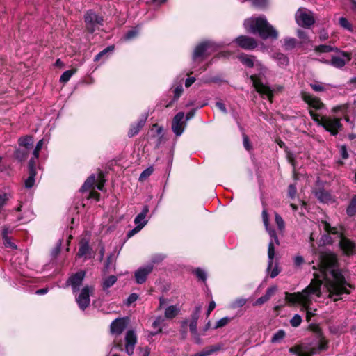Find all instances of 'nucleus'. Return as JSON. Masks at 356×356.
<instances>
[{"label":"nucleus","mask_w":356,"mask_h":356,"mask_svg":"<svg viewBox=\"0 0 356 356\" xmlns=\"http://www.w3.org/2000/svg\"><path fill=\"white\" fill-rule=\"evenodd\" d=\"M320 269L314 273V279L302 292L285 293V299L291 304H299L307 311V320L310 321L314 314L309 309L310 304L316 298L322 295L321 285L324 282L328 297L334 301L341 300L343 294H349L353 289L345 280L337 266L335 254L330 252H321L319 256Z\"/></svg>","instance_id":"1"},{"label":"nucleus","mask_w":356,"mask_h":356,"mask_svg":"<svg viewBox=\"0 0 356 356\" xmlns=\"http://www.w3.org/2000/svg\"><path fill=\"white\" fill-rule=\"evenodd\" d=\"M237 57L240 62L245 67L250 68L255 67L259 71V74L251 75L250 79L256 91L262 97H266L270 102H272L274 90L268 86L264 84L260 80V76L265 75L266 73V67L257 60L254 56L242 53L238 54Z\"/></svg>","instance_id":"2"},{"label":"nucleus","mask_w":356,"mask_h":356,"mask_svg":"<svg viewBox=\"0 0 356 356\" xmlns=\"http://www.w3.org/2000/svg\"><path fill=\"white\" fill-rule=\"evenodd\" d=\"M243 26L248 32L253 34L258 33L262 39H277V31L268 23L265 16L252 17L246 19Z\"/></svg>","instance_id":"3"},{"label":"nucleus","mask_w":356,"mask_h":356,"mask_svg":"<svg viewBox=\"0 0 356 356\" xmlns=\"http://www.w3.org/2000/svg\"><path fill=\"white\" fill-rule=\"evenodd\" d=\"M266 229L268 232L271 240L268 244V264L267 271L271 278L275 277L280 272L277 262L273 263L275 257V245H278L279 241L277 233H282L284 229V224H265Z\"/></svg>","instance_id":"4"},{"label":"nucleus","mask_w":356,"mask_h":356,"mask_svg":"<svg viewBox=\"0 0 356 356\" xmlns=\"http://www.w3.org/2000/svg\"><path fill=\"white\" fill-rule=\"evenodd\" d=\"M321 225L324 232L330 235V241L336 238L340 239V247L346 254L356 253L355 243L342 236L341 227H332V224H321Z\"/></svg>","instance_id":"5"},{"label":"nucleus","mask_w":356,"mask_h":356,"mask_svg":"<svg viewBox=\"0 0 356 356\" xmlns=\"http://www.w3.org/2000/svg\"><path fill=\"white\" fill-rule=\"evenodd\" d=\"M221 47L212 40H205L199 43L195 48L192 59L194 63H200Z\"/></svg>","instance_id":"6"},{"label":"nucleus","mask_w":356,"mask_h":356,"mask_svg":"<svg viewBox=\"0 0 356 356\" xmlns=\"http://www.w3.org/2000/svg\"><path fill=\"white\" fill-rule=\"evenodd\" d=\"M310 116L312 120L318 125L322 126L325 130L330 132L332 135H337L339 130L341 128L340 118H332L327 116H320L313 111H309Z\"/></svg>","instance_id":"7"},{"label":"nucleus","mask_w":356,"mask_h":356,"mask_svg":"<svg viewBox=\"0 0 356 356\" xmlns=\"http://www.w3.org/2000/svg\"><path fill=\"white\" fill-rule=\"evenodd\" d=\"M327 348V341L323 337L319 339L317 346L306 347L304 346H296L290 348V353L297 356H312L314 354L325 350Z\"/></svg>","instance_id":"8"},{"label":"nucleus","mask_w":356,"mask_h":356,"mask_svg":"<svg viewBox=\"0 0 356 356\" xmlns=\"http://www.w3.org/2000/svg\"><path fill=\"white\" fill-rule=\"evenodd\" d=\"M86 30L92 33L103 25V17L92 10H89L84 15Z\"/></svg>","instance_id":"9"},{"label":"nucleus","mask_w":356,"mask_h":356,"mask_svg":"<svg viewBox=\"0 0 356 356\" xmlns=\"http://www.w3.org/2000/svg\"><path fill=\"white\" fill-rule=\"evenodd\" d=\"M94 291L92 286L86 285L80 291L79 294L76 297V302L80 309L84 311L90 303V295Z\"/></svg>","instance_id":"10"},{"label":"nucleus","mask_w":356,"mask_h":356,"mask_svg":"<svg viewBox=\"0 0 356 356\" xmlns=\"http://www.w3.org/2000/svg\"><path fill=\"white\" fill-rule=\"evenodd\" d=\"M85 276L86 272L83 270H80L76 273L71 275L68 277L63 287L65 288L71 286L72 293L74 294L76 293L80 289V286L82 284Z\"/></svg>","instance_id":"11"},{"label":"nucleus","mask_w":356,"mask_h":356,"mask_svg":"<svg viewBox=\"0 0 356 356\" xmlns=\"http://www.w3.org/2000/svg\"><path fill=\"white\" fill-rule=\"evenodd\" d=\"M296 21L299 26L309 27L314 23L312 13L308 10L299 8L296 13Z\"/></svg>","instance_id":"12"},{"label":"nucleus","mask_w":356,"mask_h":356,"mask_svg":"<svg viewBox=\"0 0 356 356\" xmlns=\"http://www.w3.org/2000/svg\"><path fill=\"white\" fill-rule=\"evenodd\" d=\"M152 264H146L143 266L138 268L134 272V278L136 282L138 284H142L145 283L147 279L148 275L152 272Z\"/></svg>","instance_id":"13"},{"label":"nucleus","mask_w":356,"mask_h":356,"mask_svg":"<svg viewBox=\"0 0 356 356\" xmlns=\"http://www.w3.org/2000/svg\"><path fill=\"white\" fill-rule=\"evenodd\" d=\"M234 41L238 47L245 50H252L257 47L256 40L247 35H240Z\"/></svg>","instance_id":"14"},{"label":"nucleus","mask_w":356,"mask_h":356,"mask_svg":"<svg viewBox=\"0 0 356 356\" xmlns=\"http://www.w3.org/2000/svg\"><path fill=\"white\" fill-rule=\"evenodd\" d=\"M351 59L350 54L341 51L340 54L338 56H333L330 60V61H325L326 63H330L334 67L341 68L343 67L346 63L349 62Z\"/></svg>","instance_id":"15"},{"label":"nucleus","mask_w":356,"mask_h":356,"mask_svg":"<svg viewBox=\"0 0 356 356\" xmlns=\"http://www.w3.org/2000/svg\"><path fill=\"white\" fill-rule=\"evenodd\" d=\"M200 312V307H197L195 308V312L191 316V320L189 323L190 331L194 338V340L196 343L200 344L202 343V339L200 336L197 334V323L199 318V314Z\"/></svg>","instance_id":"16"},{"label":"nucleus","mask_w":356,"mask_h":356,"mask_svg":"<svg viewBox=\"0 0 356 356\" xmlns=\"http://www.w3.org/2000/svg\"><path fill=\"white\" fill-rule=\"evenodd\" d=\"M301 97L310 107L319 110L323 107V104L319 98L316 97L307 92H301Z\"/></svg>","instance_id":"17"},{"label":"nucleus","mask_w":356,"mask_h":356,"mask_svg":"<svg viewBox=\"0 0 356 356\" xmlns=\"http://www.w3.org/2000/svg\"><path fill=\"white\" fill-rule=\"evenodd\" d=\"M136 342V334L134 331L129 330L125 336V351L129 355L133 354Z\"/></svg>","instance_id":"18"},{"label":"nucleus","mask_w":356,"mask_h":356,"mask_svg":"<svg viewBox=\"0 0 356 356\" xmlns=\"http://www.w3.org/2000/svg\"><path fill=\"white\" fill-rule=\"evenodd\" d=\"M128 323L127 318H116L111 324V332L112 334H120L126 328Z\"/></svg>","instance_id":"19"},{"label":"nucleus","mask_w":356,"mask_h":356,"mask_svg":"<svg viewBox=\"0 0 356 356\" xmlns=\"http://www.w3.org/2000/svg\"><path fill=\"white\" fill-rule=\"evenodd\" d=\"M29 176L24 181V186L26 188H31L35 184V177L36 175L35 163L34 159H31L29 162Z\"/></svg>","instance_id":"20"},{"label":"nucleus","mask_w":356,"mask_h":356,"mask_svg":"<svg viewBox=\"0 0 356 356\" xmlns=\"http://www.w3.org/2000/svg\"><path fill=\"white\" fill-rule=\"evenodd\" d=\"M315 195L318 200L325 204H331L334 202V200L330 193L323 189H319L315 192Z\"/></svg>","instance_id":"21"},{"label":"nucleus","mask_w":356,"mask_h":356,"mask_svg":"<svg viewBox=\"0 0 356 356\" xmlns=\"http://www.w3.org/2000/svg\"><path fill=\"white\" fill-rule=\"evenodd\" d=\"M195 110L192 109L189 112L187 113L186 115V119L184 120V112H179V136L184 132L186 127V121L191 119L194 115H195Z\"/></svg>","instance_id":"22"},{"label":"nucleus","mask_w":356,"mask_h":356,"mask_svg":"<svg viewBox=\"0 0 356 356\" xmlns=\"http://www.w3.org/2000/svg\"><path fill=\"white\" fill-rule=\"evenodd\" d=\"M12 230L8 227H4L2 231V237L3 241V244L6 248H9L12 250H16L17 245L11 241V238L9 236V234H11Z\"/></svg>","instance_id":"23"},{"label":"nucleus","mask_w":356,"mask_h":356,"mask_svg":"<svg viewBox=\"0 0 356 356\" xmlns=\"http://www.w3.org/2000/svg\"><path fill=\"white\" fill-rule=\"evenodd\" d=\"M191 273L195 275L198 282L206 283L208 274L205 269L200 267L193 268H191Z\"/></svg>","instance_id":"24"},{"label":"nucleus","mask_w":356,"mask_h":356,"mask_svg":"<svg viewBox=\"0 0 356 356\" xmlns=\"http://www.w3.org/2000/svg\"><path fill=\"white\" fill-rule=\"evenodd\" d=\"M91 248L87 242H81L77 254L79 257H84L85 259L91 257Z\"/></svg>","instance_id":"25"},{"label":"nucleus","mask_w":356,"mask_h":356,"mask_svg":"<svg viewBox=\"0 0 356 356\" xmlns=\"http://www.w3.org/2000/svg\"><path fill=\"white\" fill-rule=\"evenodd\" d=\"M222 347V346L221 344H216L214 346L207 347L200 353L194 354L192 356H209V355L213 354V353L221 350Z\"/></svg>","instance_id":"26"},{"label":"nucleus","mask_w":356,"mask_h":356,"mask_svg":"<svg viewBox=\"0 0 356 356\" xmlns=\"http://www.w3.org/2000/svg\"><path fill=\"white\" fill-rule=\"evenodd\" d=\"M145 122V120L141 119L136 123L132 124L129 129V131L127 134L129 138H131V137L136 136V134H138V133L140 131L141 128L144 126Z\"/></svg>","instance_id":"27"},{"label":"nucleus","mask_w":356,"mask_h":356,"mask_svg":"<svg viewBox=\"0 0 356 356\" xmlns=\"http://www.w3.org/2000/svg\"><path fill=\"white\" fill-rule=\"evenodd\" d=\"M150 133L152 136L154 138H157V146L161 143L163 138V128L159 127L157 124H154L152 125V127L150 129Z\"/></svg>","instance_id":"28"},{"label":"nucleus","mask_w":356,"mask_h":356,"mask_svg":"<svg viewBox=\"0 0 356 356\" xmlns=\"http://www.w3.org/2000/svg\"><path fill=\"white\" fill-rule=\"evenodd\" d=\"M18 144L20 147L31 150L33 145V137L30 136H26L24 137L19 138L18 140Z\"/></svg>","instance_id":"29"},{"label":"nucleus","mask_w":356,"mask_h":356,"mask_svg":"<svg viewBox=\"0 0 356 356\" xmlns=\"http://www.w3.org/2000/svg\"><path fill=\"white\" fill-rule=\"evenodd\" d=\"M31 149L26 148L19 147L15 152V158L19 162H22L26 160Z\"/></svg>","instance_id":"30"},{"label":"nucleus","mask_w":356,"mask_h":356,"mask_svg":"<svg viewBox=\"0 0 356 356\" xmlns=\"http://www.w3.org/2000/svg\"><path fill=\"white\" fill-rule=\"evenodd\" d=\"M165 317L164 316H158L152 323V327L156 330L155 332H152V335H155L162 331V328L164 326L165 323Z\"/></svg>","instance_id":"31"},{"label":"nucleus","mask_w":356,"mask_h":356,"mask_svg":"<svg viewBox=\"0 0 356 356\" xmlns=\"http://www.w3.org/2000/svg\"><path fill=\"white\" fill-rule=\"evenodd\" d=\"M117 280L118 279L115 275H110L104 278L102 284L103 290L106 291L113 286L117 282Z\"/></svg>","instance_id":"32"},{"label":"nucleus","mask_w":356,"mask_h":356,"mask_svg":"<svg viewBox=\"0 0 356 356\" xmlns=\"http://www.w3.org/2000/svg\"><path fill=\"white\" fill-rule=\"evenodd\" d=\"M149 213V208L145 206L142 211L138 213L134 219V222H147V216Z\"/></svg>","instance_id":"33"},{"label":"nucleus","mask_w":356,"mask_h":356,"mask_svg":"<svg viewBox=\"0 0 356 356\" xmlns=\"http://www.w3.org/2000/svg\"><path fill=\"white\" fill-rule=\"evenodd\" d=\"M96 181V178L95 175H91L90 177L84 182L83 185L81 187V191H85L90 188H93L95 184Z\"/></svg>","instance_id":"34"},{"label":"nucleus","mask_w":356,"mask_h":356,"mask_svg":"<svg viewBox=\"0 0 356 356\" xmlns=\"http://www.w3.org/2000/svg\"><path fill=\"white\" fill-rule=\"evenodd\" d=\"M346 213L349 216L356 215V195H354L350 200L346 209Z\"/></svg>","instance_id":"35"},{"label":"nucleus","mask_w":356,"mask_h":356,"mask_svg":"<svg viewBox=\"0 0 356 356\" xmlns=\"http://www.w3.org/2000/svg\"><path fill=\"white\" fill-rule=\"evenodd\" d=\"M285 336V332L283 330H279L273 335L270 341L273 343H279L284 339Z\"/></svg>","instance_id":"36"},{"label":"nucleus","mask_w":356,"mask_h":356,"mask_svg":"<svg viewBox=\"0 0 356 356\" xmlns=\"http://www.w3.org/2000/svg\"><path fill=\"white\" fill-rule=\"evenodd\" d=\"M247 300L243 298H238L232 301L229 304V307L232 309L240 308L245 305Z\"/></svg>","instance_id":"37"},{"label":"nucleus","mask_w":356,"mask_h":356,"mask_svg":"<svg viewBox=\"0 0 356 356\" xmlns=\"http://www.w3.org/2000/svg\"><path fill=\"white\" fill-rule=\"evenodd\" d=\"M334 50H337V49L333 47L331 45H327V44H322V45L316 46L315 47V51L317 53H327V52L333 51Z\"/></svg>","instance_id":"38"},{"label":"nucleus","mask_w":356,"mask_h":356,"mask_svg":"<svg viewBox=\"0 0 356 356\" xmlns=\"http://www.w3.org/2000/svg\"><path fill=\"white\" fill-rule=\"evenodd\" d=\"M114 50V46L110 45L101 51L98 54H97L94 58L95 61L99 60L102 57L107 55L108 53H112Z\"/></svg>","instance_id":"39"},{"label":"nucleus","mask_w":356,"mask_h":356,"mask_svg":"<svg viewBox=\"0 0 356 356\" xmlns=\"http://www.w3.org/2000/svg\"><path fill=\"white\" fill-rule=\"evenodd\" d=\"M231 320L232 318L229 317H223L218 320V321H216V323H215L212 328L214 330H217L223 327L226 326L231 321Z\"/></svg>","instance_id":"40"},{"label":"nucleus","mask_w":356,"mask_h":356,"mask_svg":"<svg viewBox=\"0 0 356 356\" xmlns=\"http://www.w3.org/2000/svg\"><path fill=\"white\" fill-rule=\"evenodd\" d=\"M296 40L293 38H286L283 41V46L285 49L289 50L295 47Z\"/></svg>","instance_id":"41"},{"label":"nucleus","mask_w":356,"mask_h":356,"mask_svg":"<svg viewBox=\"0 0 356 356\" xmlns=\"http://www.w3.org/2000/svg\"><path fill=\"white\" fill-rule=\"evenodd\" d=\"M339 24L343 29L348 30L350 32L353 31L352 24L348 21V19L346 17H340L339 19Z\"/></svg>","instance_id":"42"},{"label":"nucleus","mask_w":356,"mask_h":356,"mask_svg":"<svg viewBox=\"0 0 356 356\" xmlns=\"http://www.w3.org/2000/svg\"><path fill=\"white\" fill-rule=\"evenodd\" d=\"M76 70L75 69H73L64 72L60 76V81L63 83H67L70 79L72 76L76 72Z\"/></svg>","instance_id":"43"},{"label":"nucleus","mask_w":356,"mask_h":356,"mask_svg":"<svg viewBox=\"0 0 356 356\" xmlns=\"http://www.w3.org/2000/svg\"><path fill=\"white\" fill-rule=\"evenodd\" d=\"M177 314V308L176 306H170L165 311V318H172Z\"/></svg>","instance_id":"44"},{"label":"nucleus","mask_w":356,"mask_h":356,"mask_svg":"<svg viewBox=\"0 0 356 356\" xmlns=\"http://www.w3.org/2000/svg\"><path fill=\"white\" fill-rule=\"evenodd\" d=\"M153 172L154 168L152 166L148 167L141 172L138 180L140 181H144L153 173Z\"/></svg>","instance_id":"45"},{"label":"nucleus","mask_w":356,"mask_h":356,"mask_svg":"<svg viewBox=\"0 0 356 356\" xmlns=\"http://www.w3.org/2000/svg\"><path fill=\"white\" fill-rule=\"evenodd\" d=\"M44 139L40 140L37 143L36 146L35 147V149L33 150V157L32 159H34V161H35V164H36V160L38 159V158L39 156V152L41 150V149L44 145Z\"/></svg>","instance_id":"46"},{"label":"nucleus","mask_w":356,"mask_h":356,"mask_svg":"<svg viewBox=\"0 0 356 356\" xmlns=\"http://www.w3.org/2000/svg\"><path fill=\"white\" fill-rule=\"evenodd\" d=\"M275 58L280 66H286L288 64L287 57L282 53L276 54Z\"/></svg>","instance_id":"47"},{"label":"nucleus","mask_w":356,"mask_h":356,"mask_svg":"<svg viewBox=\"0 0 356 356\" xmlns=\"http://www.w3.org/2000/svg\"><path fill=\"white\" fill-rule=\"evenodd\" d=\"M138 35V29L134 28L128 31L124 36V39L126 40H131L137 37Z\"/></svg>","instance_id":"48"},{"label":"nucleus","mask_w":356,"mask_h":356,"mask_svg":"<svg viewBox=\"0 0 356 356\" xmlns=\"http://www.w3.org/2000/svg\"><path fill=\"white\" fill-rule=\"evenodd\" d=\"M146 224H138L137 226L129 231L127 234V238H130L134 236L136 234L138 233Z\"/></svg>","instance_id":"49"},{"label":"nucleus","mask_w":356,"mask_h":356,"mask_svg":"<svg viewBox=\"0 0 356 356\" xmlns=\"http://www.w3.org/2000/svg\"><path fill=\"white\" fill-rule=\"evenodd\" d=\"M164 255L161 254H156L152 257L150 261L147 264H152L153 267L156 264H159L164 259Z\"/></svg>","instance_id":"50"},{"label":"nucleus","mask_w":356,"mask_h":356,"mask_svg":"<svg viewBox=\"0 0 356 356\" xmlns=\"http://www.w3.org/2000/svg\"><path fill=\"white\" fill-rule=\"evenodd\" d=\"M113 262H114L113 255L111 254V255H109L108 257V258H107V259L106 261V263L104 264V273H108L109 272V270L112 267Z\"/></svg>","instance_id":"51"},{"label":"nucleus","mask_w":356,"mask_h":356,"mask_svg":"<svg viewBox=\"0 0 356 356\" xmlns=\"http://www.w3.org/2000/svg\"><path fill=\"white\" fill-rule=\"evenodd\" d=\"M310 86L316 92H322L325 90L324 85L319 82L311 83Z\"/></svg>","instance_id":"52"},{"label":"nucleus","mask_w":356,"mask_h":356,"mask_svg":"<svg viewBox=\"0 0 356 356\" xmlns=\"http://www.w3.org/2000/svg\"><path fill=\"white\" fill-rule=\"evenodd\" d=\"M302 322V318L300 315L296 314L290 321L291 325L293 327H298Z\"/></svg>","instance_id":"53"},{"label":"nucleus","mask_w":356,"mask_h":356,"mask_svg":"<svg viewBox=\"0 0 356 356\" xmlns=\"http://www.w3.org/2000/svg\"><path fill=\"white\" fill-rule=\"evenodd\" d=\"M172 129L175 134L178 136V113H177L172 120Z\"/></svg>","instance_id":"54"},{"label":"nucleus","mask_w":356,"mask_h":356,"mask_svg":"<svg viewBox=\"0 0 356 356\" xmlns=\"http://www.w3.org/2000/svg\"><path fill=\"white\" fill-rule=\"evenodd\" d=\"M297 35L298 38L302 40V43H307L309 42V40L304 31L298 30Z\"/></svg>","instance_id":"55"},{"label":"nucleus","mask_w":356,"mask_h":356,"mask_svg":"<svg viewBox=\"0 0 356 356\" xmlns=\"http://www.w3.org/2000/svg\"><path fill=\"white\" fill-rule=\"evenodd\" d=\"M277 288L276 286H271L267 289L264 296L268 300L271 298V296L275 294V293L277 291Z\"/></svg>","instance_id":"56"},{"label":"nucleus","mask_w":356,"mask_h":356,"mask_svg":"<svg viewBox=\"0 0 356 356\" xmlns=\"http://www.w3.org/2000/svg\"><path fill=\"white\" fill-rule=\"evenodd\" d=\"M193 74V72H188L187 75L188 77L185 81V86L186 88H189L193 83H195L196 79L195 76H190V74Z\"/></svg>","instance_id":"57"},{"label":"nucleus","mask_w":356,"mask_h":356,"mask_svg":"<svg viewBox=\"0 0 356 356\" xmlns=\"http://www.w3.org/2000/svg\"><path fill=\"white\" fill-rule=\"evenodd\" d=\"M293 262H294V265L296 267H300L302 264H303L305 263V259L302 256L296 255L293 258Z\"/></svg>","instance_id":"58"},{"label":"nucleus","mask_w":356,"mask_h":356,"mask_svg":"<svg viewBox=\"0 0 356 356\" xmlns=\"http://www.w3.org/2000/svg\"><path fill=\"white\" fill-rule=\"evenodd\" d=\"M138 296L136 293H131L127 299L126 304L130 305L138 300Z\"/></svg>","instance_id":"59"},{"label":"nucleus","mask_w":356,"mask_h":356,"mask_svg":"<svg viewBox=\"0 0 356 356\" xmlns=\"http://www.w3.org/2000/svg\"><path fill=\"white\" fill-rule=\"evenodd\" d=\"M288 193H289V196L291 198L295 197L296 194V188L294 185H293V184L289 185V189H288Z\"/></svg>","instance_id":"60"},{"label":"nucleus","mask_w":356,"mask_h":356,"mask_svg":"<svg viewBox=\"0 0 356 356\" xmlns=\"http://www.w3.org/2000/svg\"><path fill=\"white\" fill-rule=\"evenodd\" d=\"M8 200V195L6 193H0V209H1Z\"/></svg>","instance_id":"61"},{"label":"nucleus","mask_w":356,"mask_h":356,"mask_svg":"<svg viewBox=\"0 0 356 356\" xmlns=\"http://www.w3.org/2000/svg\"><path fill=\"white\" fill-rule=\"evenodd\" d=\"M100 197V194L95 191H92L90 192L88 198V199H94L96 201H98Z\"/></svg>","instance_id":"62"},{"label":"nucleus","mask_w":356,"mask_h":356,"mask_svg":"<svg viewBox=\"0 0 356 356\" xmlns=\"http://www.w3.org/2000/svg\"><path fill=\"white\" fill-rule=\"evenodd\" d=\"M252 4L257 7H263L266 3V0H250Z\"/></svg>","instance_id":"63"},{"label":"nucleus","mask_w":356,"mask_h":356,"mask_svg":"<svg viewBox=\"0 0 356 356\" xmlns=\"http://www.w3.org/2000/svg\"><path fill=\"white\" fill-rule=\"evenodd\" d=\"M268 301V299L264 296H261L260 298H259L254 303V306H259V305H263L264 303H265L266 302Z\"/></svg>","instance_id":"64"}]
</instances>
